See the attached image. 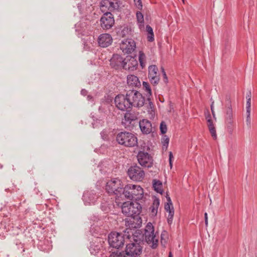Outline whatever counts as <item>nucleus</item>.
Returning a JSON list of instances; mask_svg holds the SVG:
<instances>
[{
  "mask_svg": "<svg viewBox=\"0 0 257 257\" xmlns=\"http://www.w3.org/2000/svg\"><path fill=\"white\" fill-rule=\"evenodd\" d=\"M122 195L126 199L137 201L143 199L144 190L140 185L127 184L124 187Z\"/></svg>",
  "mask_w": 257,
  "mask_h": 257,
  "instance_id": "f257e3e1",
  "label": "nucleus"
},
{
  "mask_svg": "<svg viewBox=\"0 0 257 257\" xmlns=\"http://www.w3.org/2000/svg\"><path fill=\"white\" fill-rule=\"evenodd\" d=\"M132 233L133 236V239L135 242L126 245L125 253L128 256L135 257L140 255L142 252V247L140 243L138 242V241L141 240L142 235L139 230H136L134 233L132 232Z\"/></svg>",
  "mask_w": 257,
  "mask_h": 257,
  "instance_id": "f03ea898",
  "label": "nucleus"
},
{
  "mask_svg": "<svg viewBox=\"0 0 257 257\" xmlns=\"http://www.w3.org/2000/svg\"><path fill=\"white\" fill-rule=\"evenodd\" d=\"M117 142L126 147H134L138 144V138L133 134L128 132H121L116 137Z\"/></svg>",
  "mask_w": 257,
  "mask_h": 257,
  "instance_id": "7ed1b4c3",
  "label": "nucleus"
},
{
  "mask_svg": "<svg viewBox=\"0 0 257 257\" xmlns=\"http://www.w3.org/2000/svg\"><path fill=\"white\" fill-rule=\"evenodd\" d=\"M123 188L121 181L118 178L111 179L105 186V189L108 194L115 195L118 197L122 195Z\"/></svg>",
  "mask_w": 257,
  "mask_h": 257,
  "instance_id": "20e7f679",
  "label": "nucleus"
},
{
  "mask_svg": "<svg viewBox=\"0 0 257 257\" xmlns=\"http://www.w3.org/2000/svg\"><path fill=\"white\" fill-rule=\"evenodd\" d=\"M142 209V205L136 201L132 202H124L122 204L121 207L122 212L127 216L139 215Z\"/></svg>",
  "mask_w": 257,
  "mask_h": 257,
  "instance_id": "39448f33",
  "label": "nucleus"
},
{
  "mask_svg": "<svg viewBox=\"0 0 257 257\" xmlns=\"http://www.w3.org/2000/svg\"><path fill=\"white\" fill-rule=\"evenodd\" d=\"M144 236L146 241L152 248H155L157 247L158 237L156 236V234L154 233V227L152 223H148L145 229Z\"/></svg>",
  "mask_w": 257,
  "mask_h": 257,
  "instance_id": "423d86ee",
  "label": "nucleus"
},
{
  "mask_svg": "<svg viewBox=\"0 0 257 257\" xmlns=\"http://www.w3.org/2000/svg\"><path fill=\"white\" fill-rule=\"evenodd\" d=\"M127 96L131 103V108L133 106L140 107L144 104L145 98L138 91L134 89L130 90L127 92Z\"/></svg>",
  "mask_w": 257,
  "mask_h": 257,
  "instance_id": "0eeeda50",
  "label": "nucleus"
},
{
  "mask_svg": "<svg viewBox=\"0 0 257 257\" xmlns=\"http://www.w3.org/2000/svg\"><path fill=\"white\" fill-rule=\"evenodd\" d=\"M114 103L116 107L119 110L123 111H130L131 109V103L127 96L122 94L117 95L114 99Z\"/></svg>",
  "mask_w": 257,
  "mask_h": 257,
  "instance_id": "6e6552de",
  "label": "nucleus"
},
{
  "mask_svg": "<svg viewBox=\"0 0 257 257\" xmlns=\"http://www.w3.org/2000/svg\"><path fill=\"white\" fill-rule=\"evenodd\" d=\"M108 241L110 246L118 249L123 246L124 237L121 233L111 232L108 235Z\"/></svg>",
  "mask_w": 257,
  "mask_h": 257,
  "instance_id": "1a4fd4ad",
  "label": "nucleus"
},
{
  "mask_svg": "<svg viewBox=\"0 0 257 257\" xmlns=\"http://www.w3.org/2000/svg\"><path fill=\"white\" fill-rule=\"evenodd\" d=\"M127 173L130 179L136 182L142 181L145 175L144 170L137 165L130 167Z\"/></svg>",
  "mask_w": 257,
  "mask_h": 257,
  "instance_id": "9d476101",
  "label": "nucleus"
},
{
  "mask_svg": "<svg viewBox=\"0 0 257 257\" xmlns=\"http://www.w3.org/2000/svg\"><path fill=\"white\" fill-rule=\"evenodd\" d=\"M125 219V224L127 227L126 230H132V229L140 228L142 225V219L139 215L127 216Z\"/></svg>",
  "mask_w": 257,
  "mask_h": 257,
  "instance_id": "9b49d317",
  "label": "nucleus"
},
{
  "mask_svg": "<svg viewBox=\"0 0 257 257\" xmlns=\"http://www.w3.org/2000/svg\"><path fill=\"white\" fill-rule=\"evenodd\" d=\"M114 24V19L110 12H105L100 19V25L104 30L110 29Z\"/></svg>",
  "mask_w": 257,
  "mask_h": 257,
  "instance_id": "f8f14e48",
  "label": "nucleus"
},
{
  "mask_svg": "<svg viewBox=\"0 0 257 257\" xmlns=\"http://www.w3.org/2000/svg\"><path fill=\"white\" fill-rule=\"evenodd\" d=\"M137 158L139 164L142 166L150 168L152 166L153 159L147 152L139 151L137 155Z\"/></svg>",
  "mask_w": 257,
  "mask_h": 257,
  "instance_id": "ddd939ff",
  "label": "nucleus"
},
{
  "mask_svg": "<svg viewBox=\"0 0 257 257\" xmlns=\"http://www.w3.org/2000/svg\"><path fill=\"white\" fill-rule=\"evenodd\" d=\"M136 48V42L132 39L124 40L120 44V48L124 54H131Z\"/></svg>",
  "mask_w": 257,
  "mask_h": 257,
  "instance_id": "4468645a",
  "label": "nucleus"
},
{
  "mask_svg": "<svg viewBox=\"0 0 257 257\" xmlns=\"http://www.w3.org/2000/svg\"><path fill=\"white\" fill-rule=\"evenodd\" d=\"M138 62L135 57L127 56L124 58L123 69L128 71H134L137 70Z\"/></svg>",
  "mask_w": 257,
  "mask_h": 257,
  "instance_id": "2eb2a0df",
  "label": "nucleus"
},
{
  "mask_svg": "<svg viewBox=\"0 0 257 257\" xmlns=\"http://www.w3.org/2000/svg\"><path fill=\"white\" fill-rule=\"evenodd\" d=\"M148 78L154 85H157L160 80L158 67L155 65H150L148 68Z\"/></svg>",
  "mask_w": 257,
  "mask_h": 257,
  "instance_id": "dca6fc26",
  "label": "nucleus"
},
{
  "mask_svg": "<svg viewBox=\"0 0 257 257\" xmlns=\"http://www.w3.org/2000/svg\"><path fill=\"white\" fill-rule=\"evenodd\" d=\"M138 120V117L135 113H131L130 111H126L122 119V123L124 124L125 128H131V125L134 126L135 122Z\"/></svg>",
  "mask_w": 257,
  "mask_h": 257,
  "instance_id": "f3484780",
  "label": "nucleus"
},
{
  "mask_svg": "<svg viewBox=\"0 0 257 257\" xmlns=\"http://www.w3.org/2000/svg\"><path fill=\"white\" fill-rule=\"evenodd\" d=\"M97 199L98 195L94 190L86 191L83 195V200L85 205L94 204Z\"/></svg>",
  "mask_w": 257,
  "mask_h": 257,
  "instance_id": "a211bd4d",
  "label": "nucleus"
},
{
  "mask_svg": "<svg viewBox=\"0 0 257 257\" xmlns=\"http://www.w3.org/2000/svg\"><path fill=\"white\" fill-rule=\"evenodd\" d=\"M124 58L118 54H113L110 60V66L115 69H123Z\"/></svg>",
  "mask_w": 257,
  "mask_h": 257,
  "instance_id": "6ab92c4d",
  "label": "nucleus"
},
{
  "mask_svg": "<svg viewBox=\"0 0 257 257\" xmlns=\"http://www.w3.org/2000/svg\"><path fill=\"white\" fill-rule=\"evenodd\" d=\"M97 41L99 46L104 48L111 44L112 38L110 34L105 33L100 35Z\"/></svg>",
  "mask_w": 257,
  "mask_h": 257,
  "instance_id": "aec40b11",
  "label": "nucleus"
},
{
  "mask_svg": "<svg viewBox=\"0 0 257 257\" xmlns=\"http://www.w3.org/2000/svg\"><path fill=\"white\" fill-rule=\"evenodd\" d=\"M139 126L141 132L144 134H149L152 131V123L148 119H143L140 120Z\"/></svg>",
  "mask_w": 257,
  "mask_h": 257,
  "instance_id": "412c9836",
  "label": "nucleus"
},
{
  "mask_svg": "<svg viewBox=\"0 0 257 257\" xmlns=\"http://www.w3.org/2000/svg\"><path fill=\"white\" fill-rule=\"evenodd\" d=\"M167 202L165 204V209L169 213L168 217V223H171L174 214L173 204L170 197H167Z\"/></svg>",
  "mask_w": 257,
  "mask_h": 257,
  "instance_id": "4be33fe9",
  "label": "nucleus"
},
{
  "mask_svg": "<svg viewBox=\"0 0 257 257\" xmlns=\"http://www.w3.org/2000/svg\"><path fill=\"white\" fill-rule=\"evenodd\" d=\"M127 84L128 86L133 89L134 88L141 86V82L139 78L134 75L130 74L127 76Z\"/></svg>",
  "mask_w": 257,
  "mask_h": 257,
  "instance_id": "5701e85b",
  "label": "nucleus"
},
{
  "mask_svg": "<svg viewBox=\"0 0 257 257\" xmlns=\"http://www.w3.org/2000/svg\"><path fill=\"white\" fill-rule=\"evenodd\" d=\"M206 119L207 121V125L211 136L214 140H215L217 138L216 129L211 119V116L209 113L206 115Z\"/></svg>",
  "mask_w": 257,
  "mask_h": 257,
  "instance_id": "b1692460",
  "label": "nucleus"
},
{
  "mask_svg": "<svg viewBox=\"0 0 257 257\" xmlns=\"http://www.w3.org/2000/svg\"><path fill=\"white\" fill-rule=\"evenodd\" d=\"M143 88L145 92H146V95L148 97V100L149 101L150 100V96H152V89L151 88L150 85L149 83L146 81L143 82ZM149 105L150 106V107L152 108V106L153 105V103L151 101H149Z\"/></svg>",
  "mask_w": 257,
  "mask_h": 257,
  "instance_id": "393cba45",
  "label": "nucleus"
},
{
  "mask_svg": "<svg viewBox=\"0 0 257 257\" xmlns=\"http://www.w3.org/2000/svg\"><path fill=\"white\" fill-rule=\"evenodd\" d=\"M39 246L41 250L45 252H48L52 247L51 243L48 239L44 240L43 241H41Z\"/></svg>",
  "mask_w": 257,
  "mask_h": 257,
  "instance_id": "a878e982",
  "label": "nucleus"
},
{
  "mask_svg": "<svg viewBox=\"0 0 257 257\" xmlns=\"http://www.w3.org/2000/svg\"><path fill=\"white\" fill-rule=\"evenodd\" d=\"M160 205V200L158 198H155L151 207V213L153 216H156Z\"/></svg>",
  "mask_w": 257,
  "mask_h": 257,
  "instance_id": "bb28decb",
  "label": "nucleus"
},
{
  "mask_svg": "<svg viewBox=\"0 0 257 257\" xmlns=\"http://www.w3.org/2000/svg\"><path fill=\"white\" fill-rule=\"evenodd\" d=\"M110 1L109 0H102L100 2V9L103 13L110 11Z\"/></svg>",
  "mask_w": 257,
  "mask_h": 257,
  "instance_id": "cd10ccee",
  "label": "nucleus"
},
{
  "mask_svg": "<svg viewBox=\"0 0 257 257\" xmlns=\"http://www.w3.org/2000/svg\"><path fill=\"white\" fill-rule=\"evenodd\" d=\"M226 100L228 101V106L226 110L225 118H233V114L230 98H227Z\"/></svg>",
  "mask_w": 257,
  "mask_h": 257,
  "instance_id": "c85d7f7f",
  "label": "nucleus"
},
{
  "mask_svg": "<svg viewBox=\"0 0 257 257\" xmlns=\"http://www.w3.org/2000/svg\"><path fill=\"white\" fill-rule=\"evenodd\" d=\"M139 61L142 69L144 68L146 65V56L142 51H140L139 53Z\"/></svg>",
  "mask_w": 257,
  "mask_h": 257,
  "instance_id": "c756f323",
  "label": "nucleus"
},
{
  "mask_svg": "<svg viewBox=\"0 0 257 257\" xmlns=\"http://www.w3.org/2000/svg\"><path fill=\"white\" fill-rule=\"evenodd\" d=\"M153 187L154 190L158 193L162 194V182L159 180H154L153 181Z\"/></svg>",
  "mask_w": 257,
  "mask_h": 257,
  "instance_id": "7c9ffc66",
  "label": "nucleus"
},
{
  "mask_svg": "<svg viewBox=\"0 0 257 257\" xmlns=\"http://www.w3.org/2000/svg\"><path fill=\"white\" fill-rule=\"evenodd\" d=\"M137 22L140 29L144 27V16L141 12H137L136 14Z\"/></svg>",
  "mask_w": 257,
  "mask_h": 257,
  "instance_id": "2f4dec72",
  "label": "nucleus"
},
{
  "mask_svg": "<svg viewBox=\"0 0 257 257\" xmlns=\"http://www.w3.org/2000/svg\"><path fill=\"white\" fill-rule=\"evenodd\" d=\"M225 123L228 131L231 132L233 127V118H225Z\"/></svg>",
  "mask_w": 257,
  "mask_h": 257,
  "instance_id": "473e14b6",
  "label": "nucleus"
},
{
  "mask_svg": "<svg viewBox=\"0 0 257 257\" xmlns=\"http://www.w3.org/2000/svg\"><path fill=\"white\" fill-rule=\"evenodd\" d=\"M100 249V246L95 245L94 243H91L89 247V250L91 254H95Z\"/></svg>",
  "mask_w": 257,
  "mask_h": 257,
  "instance_id": "72a5a7b5",
  "label": "nucleus"
},
{
  "mask_svg": "<svg viewBox=\"0 0 257 257\" xmlns=\"http://www.w3.org/2000/svg\"><path fill=\"white\" fill-rule=\"evenodd\" d=\"M119 5L117 0L110 1V12L118 9Z\"/></svg>",
  "mask_w": 257,
  "mask_h": 257,
  "instance_id": "f704fd0d",
  "label": "nucleus"
},
{
  "mask_svg": "<svg viewBox=\"0 0 257 257\" xmlns=\"http://www.w3.org/2000/svg\"><path fill=\"white\" fill-rule=\"evenodd\" d=\"M110 205L107 202H102L101 204V210L105 212H108L110 209Z\"/></svg>",
  "mask_w": 257,
  "mask_h": 257,
  "instance_id": "c9c22d12",
  "label": "nucleus"
},
{
  "mask_svg": "<svg viewBox=\"0 0 257 257\" xmlns=\"http://www.w3.org/2000/svg\"><path fill=\"white\" fill-rule=\"evenodd\" d=\"M169 138L167 136H164L162 139L163 149L166 150L168 147Z\"/></svg>",
  "mask_w": 257,
  "mask_h": 257,
  "instance_id": "e433bc0d",
  "label": "nucleus"
},
{
  "mask_svg": "<svg viewBox=\"0 0 257 257\" xmlns=\"http://www.w3.org/2000/svg\"><path fill=\"white\" fill-rule=\"evenodd\" d=\"M108 131L105 130H103L101 133L100 135L102 139L104 141H108L109 140V136H108Z\"/></svg>",
  "mask_w": 257,
  "mask_h": 257,
  "instance_id": "4c0bfd02",
  "label": "nucleus"
},
{
  "mask_svg": "<svg viewBox=\"0 0 257 257\" xmlns=\"http://www.w3.org/2000/svg\"><path fill=\"white\" fill-rule=\"evenodd\" d=\"M160 131L162 134H165L167 131V125L164 121H162L160 124Z\"/></svg>",
  "mask_w": 257,
  "mask_h": 257,
  "instance_id": "58836bf2",
  "label": "nucleus"
},
{
  "mask_svg": "<svg viewBox=\"0 0 257 257\" xmlns=\"http://www.w3.org/2000/svg\"><path fill=\"white\" fill-rule=\"evenodd\" d=\"M104 122L100 119H96L93 123H92L93 127H98L99 126H102Z\"/></svg>",
  "mask_w": 257,
  "mask_h": 257,
  "instance_id": "ea45409f",
  "label": "nucleus"
},
{
  "mask_svg": "<svg viewBox=\"0 0 257 257\" xmlns=\"http://www.w3.org/2000/svg\"><path fill=\"white\" fill-rule=\"evenodd\" d=\"M109 257H125L122 252H120L117 251L116 252H113L111 253Z\"/></svg>",
  "mask_w": 257,
  "mask_h": 257,
  "instance_id": "a19ab883",
  "label": "nucleus"
},
{
  "mask_svg": "<svg viewBox=\"0 0 257 257\" xmlns=\"http://www.w3.org/2000/svg\"><path fill=\"white\" fill-rule=\"evenodd\" d=\"M250 112H246V122L247 125L250 127L251 125V118H250Z\"/></svg>",
  "mask_w": 257,
  "mask_h": 257,
  "instance_id": "79ce46f5",
  "label": "nucleus"
},
{
  "mask_svg": "<svg viewBox=\"0 0 257 257\" xmlns=\"http://www.w3.org/2000/svg\"><path fill=\"white\" fill-rule=\"evenodd\" d=\"M136 6L140 10H142L143 5L141 0H134Z\"/></svg>",
  "mask_w": 257,
  "mask_h": 257,
  "instance_id": "37998d69",
  "label": "nucleus"
},
{
  "mask_svg": "<svg viewBox=\"0 0 257 257\" xmlns=\"http://www.w3.org/2000/svg\"><path fill=\"white\" fill-rule=\"evenodd\" d=\"M246 112H251V100H247L246 103Z\"/></svg>",
  "mask_w": 257,
  "mask_h": 257,
  "instance_id": "c03bdc74",
  "label": "nucleus"
},
{
  "mask_svg": "<svg viewBox=\"0 0 257 257\" xmlns=\"http://www.w3.org/2000/svg\"><path fill=\"white\" fill-rule=\"evenodd\" d=\"M147 39L148 41L153 42L154 40V33H151L148 34Z\"/></svg>",
  "mask_w": 257,
  "mask_h": 257,
  "instance_id": "a18cd8bd",
  "label": "nucleus"
},
{
  "mask_svg": "<svg viewBox=\"0 0 257 257\" xmlns=\"http://www.w3.org/2000/svg\"><path fill=\"white\" fill-rule=\"evenodd\" d=\"M173 158V154L171 152H169V164L170 166V167H172V159Z\"/></svg>",
  "mask_w": 257,
  "mask_h": 257,
  "instance_id": "49530a36",
  "label": "nucleus"
},
{
  "mask_svg": "<svg viewBox=\"0 0 257 257\" xmlns=\"http://www.w3.org/2000/svg\"><path fill=\"white\" fill-rule=\"evenodd\" d=\"M146 31L148 32V34L151 33H153V30L152 28L149 25H147L146 26Z\"/></svg>",
  "mask_w": 257,
  "mask_h": 257,
  "instance_id": "de8ad7c7",
  "label": "nucleus"
},
{
  "mask_svg": "<svg viewBox=\"0 0 257 257\" xmlns=\"http://www.w3.org/2000/svg\"><path fill=\"white\" fill-rule=\"evenodd\" d=\"M162 71H163V76H164V81L165 82H167V80H168V79H167V75L165 72V70L164 69V68H162Z\"/></svg>",
  "mask_w": 257,
  "mask_h": 257,
  "instance_id": "09e8293b",
  "label": "nucleus"
},
{
  "mask_svg": "<svg viewBox=\"0 0 257 257\" xmlns=\"http://www.w3.org/2000/svg\"><path fill=\"white\" fill-rule=\"evenodd\" d=\"M213 104H214V101H213L212 102V104L211 105V112H212V115H213V117H215V113H214Z\"/></svg>",
  "mask_w": 257,
  "mask_h": 257,
  "instance_id": "8fccbe9b",
  "label": "nucleus"
},
{
  "mask_svg": "<svg viewBox=\"0 0 257 257\" xmlns=\"http://www.w3.org/2000/svg\"><path fill=\"white\" fill-rule=\"evenodd\" d=\"M204 218H205V223L206 226H207L208 225V216H207V213L206 212L204 214Z\"/></svg>",
  "mask_w": 257,
  "mask_h": 257,
  "instance_id": "3c124183",
  "label": "nucleus"
},
{
  "mask_svg": "<svg viewBox=\"0 0 257 257\" xmlns=\"http://www.w3.org/2000/svg\"><path fill=\"white\" fill-rule=\"evenodd\" d=\"M251 92L249 91L246 95V98L247 100H251Z\"/></svg>",
  "mask_w": 257,
  "mask_h": 257,
  "instance_id": "603ef678",
  "label": "nucleus"
},
{
  "mask_svg": "<svg viewBox=\"0 0 257 257\" xmlns=\"http://www.w3.org/2000/svg\"><path fill=\"white\" fill-rule=\"evenodd\" d=\"M81 93L82 95H86L87 93V91L85 89H82V90L81 91Z\"/></svg>",
  "mask_w": 257,
  "mask_h": 257,
  "instance_id": "864d4df0",
  "label": "nucleus"
},
{
  "mask_svg": "<svg viewBox=\"0 0 257 257\" xmlns=\"http://www.w3.org/2000/svg\"><path fill=\"white\" fill-rule=\"evenodd\" d=\"M167 234L166 231H164L161 234V242H162V240L163 239L164 235H165Z\"/></svg>",
  "mask_w": 257,
  "mask_h": 257,
  "instance_id": "5fc2aeb1",
  "label": "nucleus"
},
{
  "mask_svg": "<svg viewBox=\"0 0 257 257\" xmlns=\"http://www.w3.org/2000/svg\"><path fill=\"white\" fill-rule=\"evenodd\" d=\"M87 98L88 101H92L93 100V97H92V96H91L90 95H88L87 97Z\"/></svg>",
  "mask_w": 257,
  "mask_h": 257,
  "instance_id": "6e6d98bb",
  "label": "nucleus"
},
{
  "mask_svg": "<svg viewBox=\"0 0 257 257\" xmlns=\"http://www.w3.org/2000/svg\"><path fill=\"white\" fill-rule=\"evenodd\" d=\"M169 257H172L171 252H170Z\"/></svg>",
  "mask_w": 257,
  "mask_h": 257,
  "instance_id": "4d7b16f0",
  "label": "nucleus"
},
{
  "mask_svg": "<svg viewBox=\"0 0 257 257\" xmlns=\"http://www.w3.org/2000/svg\"><path fill=\"white\" fill-rule=\"evenodd\" d=\"M130 234H128V235H127V237L128 239H130Z\"/></svg>",
  "mask_w": 257,
  "mask_h": 257,
  "instance_id": "13d9d810",
  "label": "nucleus"
},
{
  "mask_svg": "<svg viewBox=\"0 0 257 257\" xmlns=\"http://www.w3.org/2000/svg\"><path fill=\"white\" fill-rule=\"evenodd\" d=\"M8 230H9V229H7L6 231H8Z\"/></svg>",
  "mask_w": 257,
  "mask_h": 257,
  "instance_id": "bf43d9fd",
  "label": "nucleus"
},
{
  "mask_svg": "<svg viewBox=\"0 0 257 257\" xmlns=\"http://www.w3.org/2000/svg\"><path fill=\"white\" fill-rule=\"evenodd\" d=\"M127 233H130V231L128 230L127 231Z\"/></svg>",
  "mask_w": 257,
  "mask_h": 257,
  "instance_id": "052dcab7",
  "label": "nucleus"
},
{
  "mask_svg": "<svg viewBox=\"0 0 257 257\" xmlns=\"http://www.w3.org/2000/svg\"><path fill=\"white\" fill-rule=\"evenodd\" d=\"M183 2L184 3V0H182Z\"/></svg>",
  "mask_w": 257,
  "mask_h": 257,
  "instance_id": "680f3d73",
  "label": "nucleus"
}]
</instances>
